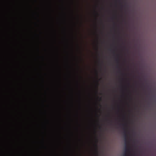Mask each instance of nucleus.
<instances>
[{
  "mask_svg": "<svg viewBox=\"0 0 156 156\" xmlns=\"http://www.w3.org/2000/svg\"><path fill=\"white\" fill-rule=\"evenodd\" d=\"M129 150V149H128L126 146L125 147V151L126 152L127 151H128Z\"/></svg>",
  "mask_w": 156,
  "mask_h": 156,
  "instance_id": "nucleus-2",
  "label": "nucleus"
},
{
  "mask_svg": "<svg viewBox=\"0 0 156 156\" xmlns=\"http://www.w3.org/2000/svg\"><path fill=\"white\" fill-rule=\"evenodd\" d=\"M124 156H126V154H124Z\"/></svg>",
  "mask_w": 156,
  "mask_h": 156,
  "instance_id": "nucleus-5",
  "label": "nucleus"
},
{
  "mask_svg": "<svg viewBox=\"0 0 156 156\" xmlns=\"http://www.w3.org/2000/svg\"><path fill=\"white\" fill-rule=\"evenodd\" d=\"M122 126L125 127L123 128V129L124 130V134L125 139V141L126 142H127V135L126 127L127 126V125L126 124H123Z\"/></svg>",
  "mask_w": 156,
  "mask_h": 156,
  "instance_id": "nucleus-1",
  "label": "nucleus"
},
{
  "mask_svg": "<svg viewBox=\"0 0 156 156\" xmlns=\"http://www.w3.org/2000/svg\"><path fill=\"white\" fill-rule=\"evenodd\" d=\"M95 146L97 148V144H95Z\"/></svg>",
  "mask_w": 156,
  "mask_h": 156,
  "instance_id": "nucleus-4",
  "label": "nucleus"
},
{
  "mask_svg": "<svg viewBox=\"0 0 156 156\" xmlns=\"http://www.w3.org/2000/svg\"><path fill=\"white\" fill-rule=\"evenodd\" d=\"M116 61L117 63H119V59L118 58L116 59Z\"/></svg>",
  "mask_w": 156,
  "mask_h": 156,
  "instance_id": "nucleus-3",
  "label": "nucleus"
}]
</instances>
